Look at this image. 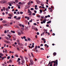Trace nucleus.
<instances>
[{
  "label": "nucleus",
  "mask_w": 66,
  "mask_h": 66,
  "mask_svg": "<svg viewBox=\"0 0 66 66\" xmlns=\"http://www.w3.org/2000/svg\"><path fill=\"white\" fill-rule=\"evenodd\" d=\"M37 46L36 45L35 48H34V51H35V52H37L38 51V50H37Z\"/></svg>",
  "instance_id": "nucleus-1"
},
{
  "label": "nucleus",
  "mask_w": 66,
  "mask_h": 66,
  "mask_svg": "<svg viewBox=\"0 0 66 66\" xmlns=\"http://www.w3.org/2000/svg\"><path fill=\"white\" fill-rule=\"evenodd\" d=\"M17 32H18V33H20V32H21L22 34H23V32L20 29L18 30H17Z\"/></svg>",
  "instance_id": "nucleus-2"
},
{
  "label": "nucleus",
  "mask_w": 66,
  "mask_h": 66,
  "mask_svg": "<svg viewBox=\"0 0 66 66\" xmlns=\"http://www.w3.org/2000/svg\"><path fill=\"white\" fill-rule=\"evenodd\" d=\"M30 63H29V65H32L33 64V61L32 60H31L30 61Z\"/></svg>",
  "instance_id": "nucleus-3"
},
{
  "label": "nucleus",
  "mask_w": 66,
  "mask_h": 66,
  "mask_svg": "<svg viewBox=\"0 0 66 66\" xmlns=\"http://www.w3.org/2000/svg\"><path fill=\"white\" fill-rule=\"evenodd\" d=\"M36 2L37 4H40V1L38 0H36Z\"/></svg>",
  "instance_id": "nucleus-4"
},
{
  "label": "nucleus",
  "mask_w": 66,
  "mask_h": 66,
  "mask_svg": "<svg viewBox=\"0 0 66 66\" xmlns=\"http://www.w3.org/2000/svg\"><path fill=\"white\" fill-rule=\"evenodd\" d=\"M41 39L42 40L44 41V43H46V39H45V38H42Z\"/></svg>",
  "instance_id": "nucleus-5"
},
{
  "label": "nucleus",
  "mask_w": 66,
  "mask_h": 66,
  "mask_svg": "<svg viewBox=\"0 0 66 66\" xmlns=\"http://www.w3.org/2000/svg\"><path fill=\"white\" fill-rule=\"evenodd\" d=\"M28 13H32V12L30 11V10L29 9L28 10Z\"/></svg>",
  "instance_id": "nucleus-6"
},
{
  "label": "nucleus",
  "mask_w": 66,
  "mask_h": 66,
  "mask_svg": "<svg viewBox=\"0 0 66 66\" xmlns=\"http://www.w3.org/2000/svg\"><path fill=\"white\" fill-rule=\"evenodd\" d=\"M3 25L4 26H5L6 27V26H9V24H4Z\"/></svg>",
  "instance_id": "nucleus-7"
},
{
  "label": "nucleus",
  "mask_w": 66,
  "mask_h": 66,
  "mask_svg": "<svg viewBox=\"0 0 66 66\" xmlns=\"http://www.w3.org/2000/svg\"><path fill=\"white\" fill-rule=\"evenodd\" d=\"M1 3H5V1L3 0L1 1Z\"/></svg>",
  "instance_id": "nucleus-8"
},
{
  "label": "nucleus",
  "mask_w": 66,
  "mask_h": 66,
  "mask_svg": "<svg viewBox=\"0 0 66 66\" xmlns=\"http://www.w3.org/2000/svg\"><path fill=\"white\" fill-rule=\"evenodd\" d=\"M21 38L22 39H23V38L24 39H26V36H23V37H21Z\"/></svg>",
  "instance_id": "nucleus-9"
},
{
  "label": "nucleus",
  "mask_w": 66,
  "mask_h": 66,
  "mask_svg": "<svg viewBox=\"0 0 66 66\" xmlns=\"http://www.w3.org/2000/svg\"><path fill=\"white\" fill-rule=\"evenodd\" d=\"M18 45H19V46H23V44H22V43H18Z\"/></svg>",
  "instance_id": "nucleus-10"
},
{
  "label": "nucleus",
  "mask_w": 66,
  "mask_h": 66,
  "mask_svg": "<svg viewBox=\"0 0 66 66\" xmlns=\"http://www.w3.org/2000/svg\"><path fill=\"white\" fill-rule=\"evenodd\" d=\"M46 19H44V20L43 21V22L44 23H45L46 22Z\"/></svg>",
  "instance_id": "nucleus-11"
},
{
  "label": "nucleus",
  "mask_w": 66,
  "mask_h": 66,
  "mask_svg": "<svg viewBox=\"0 0 66 66\" xmlns=\"http://www.w3.org/2000/svg\"><path fill=\"white\" fill-rule=\"evenodd\" d=\"M2 23H6V22H6V21L5 20H3L2 21Z\"/></svg>",
  "instance_id": "nucleus-12"
},
{
  "label": "nucleus",
  "mask_w": 66,
  "mask_h": 66,
  "mask_svg": "<svg viewBox=\"0 0 66 66\" xmlns=\"http://www.w3.org/2000/svg\"><path fill=\"white\" fill-rule=\"evenodd\" d=\"M21 61L22 62V63H24V60H23V59H21Z\"/></svg>",
  "instance_id": "nucleus-13"
},
{
  "label": "nucleus",
  "mask_w": 66,
  "mask_h": 66,
  "mask_svg": "<svg viewBox=\"0 0 66 66\" xmlns=\"http://www.w3.org/2000/svg\"><path fill=\"white\" fill-rule=\"evenodd\" d=\"M34 30L35 31H38V29L36 28H34Z\"/></svg>",
  "instance_id": "nucleus-14"
},
{
  "label": "nucleus",
  "mask_w": 66,
  "mask_h": 66,
  "mask_svg": "<svg viewBox=\"0 0 66 66\" xmlns=\"http://www.w3.org/2000/svg\"><path fill=\"white\" fill-rule=\"evenodd\" d=\"M27 40H29V41H31V39H30V38H27Z\"/></svg>",
  "instance_id": "nucleus-15"
},
{
  "label": "nucleus",
  "mask_w": 66,
  "mask_h": 66,
  "mask_svg": "<svg viewBox=\"0 0 66 66\" xmlns=\"http://www.w3.org/2000/svg\"><path fill=\"white\" fill-rule=\"evenodd\" d=\"M51 21H48L47 22V24H48V23H51Z\"/></svg>",
  "instance_id": "nucleus-16"
},
{
  "label": "nucleus",
  "mask_w": 66,
  "mask_h": 66,
  "mask_svg": "<svg viewBox=\"0 0 66 66\" xmlns=\"http://www.w3.org/2000/svg\"><path fill=\"white\" fill-rule=\"evenodd\" d=\"M28 8H29V7H28V5L26 6L25 7V9H28Z\"/></svg>",
  "instance_id": "nucleus-17"
},
{
  "label": "nucleus",
  "mask_w": 66,
  "mask_h": 66,
  "mask_svg": "<svg viewBox=\"0 0 66 66\" xmlns=\"http://www.w3.org/2000/svg\"><path fill=\"white\" fill-rule=\"evenodd\" d=\"M53 55L54 56H55V55H56V53L55 52H54L53 53Z\"/></svg>",
  "instance_id": "nucleus-18"
},
{
  "label": "nucleus",
  "mask_w": 66,
  "mask_h": 66,
  "mask_svg": "<svg viewBox=\"0 0 66 66\" xmlns=\"http://www.w3.org/2000/svg\"><path fill=\"white\" fill-rule=\"evenodd\" d=\"M0 55H1V56H4V55L2 53H0Z\"/></svg>",
  "instance_id": "nucleus-19"
},
{
  "label": "nucleus",
  "mask_w": 66,
  "mask_h": 66,
  "mask_svg": "<svg viewBox=\"0 0 66 66\" xmlns=\"http://www.w3.org/2000/svg\"><path fill=\"white\" fill-rule=\"evenodd\" d=\"M11 33H15V31L13 30H11Z\"/></svg>",
  "instance_id": "nucleus-20"
},
{
  "label": "nucleus",
  "mask_w": 66,
  "mask_h": 66,
  "mask_svg": "<svg viewBox=\"0 0 66 66\" xmlns=\"http://www.w3.org/2000/svg\"><path fill=\"white\" fill-rule=\"evenodd\" d=\"M31 56H32L33 57H34V55H33V53H31Z\"/></svg>",
  "instance_id": "nucleus-21"
},
{
  "label": "nucleus",
  "mask_w": 66,
  "mask_h": 66,
  "mask_svg": "<svg viewBox=\"0 0 66 66\" xmlns=\"http://www.w3.org/2000/svg\"><path fill=\"white\" fill-rule=\"evenodd\" d=\"M18 14H20V13L19 12V11H18L17 12L16 14L17 15H18Z\"/></svg>",
  "instance_id": "nucleus-22"
},
{
  "label": "nucleus",
  "mask_w": 66,
  "mask_h": 66,
  "mask_svg": "<svg viewBox=\"0 0 66 66\" xmlns=\"http://www.w3.org/2000/svg\"><path fill=\"white\" fill-rule=\"evenodd\" d=\"M9 63H12V61L11 60H9Z\"/></svg>",
  "instance_id": "nucleus-23"
},
{
  "label": "nucleus",
  "mask_w": 66,
  "mask_h": 66,
  "mask_svg": "<svg viewBox=\"0 0 66 66\" xmlns=\"http://www.w3.org/2000/svg\"><path fill=\"white\" fill-rule=\"evenodd\" d=\"M57 60H56V65H57Z\"/></svg>",
  "instance_id": "nucleus-24"
},
{
  "label": "nucleus",
  "mask_w": 66,
  "mask_h": 66,
  "mask_svg": "<svg viewBox=\"0 0 66 66\" xmlns=\"http://www.w3.org/2000/svg\"><path fill=\"white\" fill-rule=\"evenodd\" d=\"M6 39H7V40H11V38L8 37Z\"/></svg>",
  "instance_id": "nucleus-25"
},
{
  "label": "nucleus",
  "mask_w": 66,
  "mask_h": 66,
  "mask_svg": "<svg viewBox=\"0 0 66 66\" xmlns=\"http://www.w3.org/2000/svg\"><path fill=\"white\" fill-rule=\"evenodd\" d=\"M39 11H40V13H42L43 12V11H42V10H40Z\"/></svg>",
  "instance_id": "nucleus-26"
},
{
  "label": "nucleus",
  "mask_w": 66,
  "mask_h": 66,
  "mask_svg": "<svg viewBox=\"0 0 66 66\" xmlns=\"http://www.w3.org/2000/svg\"><path fill=\"white\" fill-rule=\"evenodd\" d=\"M21 33H20V32H18V34L19 35H21Z\"/></svg>",
  "instance_id": "nucleus-27"
},
{
  "label": "nucleus",
  "mask_w": 66,
  "mask_h": 66,
  "mask_svg": "<svg viewBox=\"0 0 66 66\" xmlns=\"http://www.w3.org/2000/svg\"><path fill=\"white\" fill-rule=\"evenodd\" d=\"M41 18H41V19H43V18H44V16H41Z\"/></svg>",
  "instance_id": "nucleus-28"
},
{
  "label": "nucleus",
  "mask_w": 66,
  "mask_h": 66,
  "mask_svg": "<svg viewBox=\"0 0 66 66\" xmlns=\"http://www.w3.org/2000/svg\"><path fill=\"white\" fill-rule=\"evenodd\" d=\"M40 5L41 6H44V4L41 3L40 4Z\"/></svg>",
  "instance_id": "nucleus-29"
},
{
  "label": "nucleus",
  "mask_w": 66,
  "mask_h": 66,
  "mask_svg": "<svg viewBox=\"0 0 66 66\" xmlns=\"http://www.w3.org/2000/svg\"><path fill=\"white\" fill-rule=\"evenodd\" d=\"M3 9L4 11H5V9H6L5 7H3Z\"/></svg>",
  "instance_id": "nucleus-30"
},
{
  "label": "nucleus",
  "mask_w": 66,
  "mask_h": 66,
  "mask_svg": "<svg viewBox=\"0 0 66 66\" xmlns=\"http://www.w3.org/2000/svg\"><path fill=\"white\" fill-rule=\"evenodd\" d=\"M10 56H9L8 57H7V59L8 60H9V59H10Z\"/></svg>",
  "instance_id": "nucleus-31"
},
{
  "label": "nucleus",
  "mask_w": 66,
  "mask_h": 66,
  "mask_svg": "<svg viewBox=\"0 0 66 66\" xmlns=\"http://www.w3.org/2000/svg\"><path fill=\"white\" fill-rule=\"evenodd\" d=\"M17 49L18 51H19V50H20V49H19V48H18V47H17Z\"/></svg>",
  "instance_id": "nucleus-32"
},
{
  "label": "nucleus",
  "mask_w": 66,
  "mask_h": 66,
  "mask_svg": "<svg viewBox=\"0 0 66 66\" xmlns=\"http://www.w3.org/2000/svg\"><path fill=\"white\" fill-rule=\"evenodd\" d=\"M10 16V17H12V15H11V14H10L9 13L8 14Z\"/></svg>",
  "instance_id": "nucleus-33"
},
{
  "label": "nucleus",
  "mask_w": 66,
  "mask_h": 66,
  "mask_svg": "<svg viewBox=\"0 0 66 66\" xmlns=\"http://www.w3.org/2000/svg\"><path fill=\"white\" fill-rule=\"evenodd\" d=\"M23 13L21 11L20 12V14H23Z\"/></svg>",
  "instance_id": "nucleus-34"
},
{
  "label": "nucleus",
  "mask_w": 66,
  "mask_h": 66,
  "mask_svg": "<svg viewBox=\"0 0 66 66\" xmlns=\"http://www.w3.org/2000/svg\"><path fill=\"white\" fill-rule=\"evenodd\" d=\"M15 2H16V3H18V0H15Z\"/></svg>",
  "instance_id": "nucleus-35"
},
{
  "label": "nucleus",
  "mask_w": 66,
  "mask_h": 66,
  "mask_svg": "<svg viewBox=\"0 0 66 66\" xmlns=\"http://www.w3.org/2000/svg\"><path fill=\"white\" fill-rule=\"evenodd\" d=\"M30 10L31 11H33V10H34V9L33 8H31Z\"/></svg>",
  "instance_id": "nucleus-36"
},
{
  "label": "nucleus",
  "mask_w": 66,
  "mask_h": 66,
  "mask_svg": "<svg viewBox=\"0 0 66 66\" xmlns=\"http://www.w3.org/2000/svg\"><path fill=\"white\" fill-rule=\"evenodd\" d=\"M6 43H7V44H9V43H10V42L9 41H7V42Z\"/></svg>",
  "instance_id": "nucleus-37"
},
{
  "label": "nucleus",
  "mask_w": 66,
  "mask_h": 66,
  "mask_svg": "<svg viewBox=\"0 0 66 66\" xmlns=\"http://www.w3.org/2000/svg\"><path fill=\"white\" fill-rule=\"evenodd\" d=\"M17 42H18V44H19V43H19V40H17Z\"/></svg>",
  "instance_id": "nucleus-38"
},
{
  "label": "nucleus",
  "mask_w": 66,
  "mask_h": 66,
  "mask_svg": "<svg viewBox=\"0 0 66 66\" xmlns=\"http://www.w3.org/2000/svg\"><path fill=\"white\" fill-rule=\"evenodd\" d=\"M15 56H16V57H18V55L16 54L15 55Z\"/></svg>",
  "instance_id": "nucleus-39"
},
{
  "label": "nucleus",
  "mask_w": 66,
  "mask_h": 66,
  "mask_svg": "<svg viewBox=\"0 0 66 66\" xmlns=\"http://www.w3.org/2000/svg\"><path fill=\"white\" fill-rule=\"evenodd\" d=\"M20 57L21 59L22 60V59H23V57L22 56H20Z\"/></svg>",
  "instance_id": "nucleus-40"
},
{
  "label": "nucleus",
  "mask_w": 66,
  "mask_h": 66,
  "mask_svg": "<svg viewBox=\"0 0 66 66\" xmlns=\"http://www.w3.org/2000/svg\"><path fill=\"white\" fill-rule=\"evenodd\" d=\"M19 4H22V3H21V2H19L18 3Z\"/></svg>",
  "instance_id": "nucleus-41"
},
{
  "label": "nucleus",
  "mask_w": 66,
  "mask_h": 66,
  "mask_svg": "<svg viewBox=\"0 0 66 66\" xmlns=\"http://www.w3.org/2000/svg\"><path fill=\"white\" fill-rule=\"evenodd\" d=\"M18 19L19 20H20V19H21V18H20V17H19L18 18Z\"/></svg>",
  "instance_id": "nucleus-42"
},
{
  "label": "nucleus",
  "mask_w": 66,
  "mask_h": 66,
  "mask_svg": "<svg viewBox=\"0 0 66 66\" xmlns=\"http://www.w3.org/2000/svg\"><path fill=\"white\" fill-rule=\"evenodd\" d=\"M17 25H15L14 26V27H15V28H17Z\"/></svg>",
  "instance_id": "nucleus-43"
},
{
  "label": "nucleus",
  "mask_w": 66,
  "mask_h": 66,
  "mask_svg": "<svg viewBox=\"0 0 66 66\" xmlns=\"http://www.w3.org/2000/svg\"><path fill=\"white\" fill-rule=\"evenodd\" d=\"M8 9H11V7L10 6H9L8 7Z\"/></svg>",
  "instance_id": "nucleus-44"
},
{
  "label": "nucleus",
  "mask_w": 66,
  "mask_h": 66,
  "mask_svg": "<svg viewBox=\"0 0 66 66\" xmlns=\"http://www.w3.org/2000/svg\"><path fill=\"white\" fill-rule=\"evenodd\" d=\"M8 18L9 19H12V18L11 17H8Z\"/></svg>",
  "instance_id": "nucleus-45"
},
{
  "label": "nucleus",
  "mask_w": 66,
  "mask_h": 66,
  "mask_svg": "<svg viewBox=\"0 0 66 66\" xmlns=\"http://www.w3.org/2000/svg\"><path fill=\"white\" fill-rule=\"evenodd\" d=\"M46 27H49V25L48 24H47L46 25Z\"/></svg>",
  "instance_id": "nucleus-46"
},
{
  "label": "nucleus",
  "mask_w": 66,
  "mask_h": 66,
  "mask_svg": "<svg viewBox=\"0 0 66 66\" xmlns=\"http://www.w3.org/2000/svg\"><path fill=\"white\" fill-rule=\"evenodd\" d=\"M9 10V9H8L7 8H6V11H8V10Z\"/></svg>",
  "instance_id": "nucleus-47"
},
{
  "label": "nucleus",
  "mask_w": 66,
  "mask_h": 66,
  "mask_svg": "<svg viewBox=\"0 0 66 66\" xmlns=\"http://www.w3.org/2000/svg\"><path fill=\"white\" fill-rule=\"evenodd\" d=\"M12 46H14L15 47H16V46H15V45L13 44L12 45Z\"/></svg>",
  "instance_id": "nucleus-48"
},
{
  "label": "nucleus",
  "mask_w": 66,
  "mask_h": 66,
  "mask_svg": "<svg viewBox=\"0 0 66 66\" xmlns=\"http://www.w3.org/2000/svg\"><path fill=\"white\" fill-rule=\"evenodd\" d=\"M34 27H33V26H32V29H33H33H34Z\"/></svg>",
  "instance_id": "nucleus-49"
},
{
  "label": "nucleus",
  "mask_w": 66,
  "mask_h": 66,
  "mask_svg": "<svg viewBox=\"0 0 66 66\" xmlns=\"http://www.w3.org/2000/svg\"><path fill=\"white\" fill-rule=\"evenodd\" d=\"M32 15H33L34 16L35 15V13H32Z\"/></svg>",
  "instance_id": "nucleus-50"
},
{
  "label": "nucleus",
  "mask_w": 66,
  "mask_h": 66,
  "mask_svg": "<svg viewBox=\"0 0 66 66\" xmlns=\"http://www.w3.org/2000/svg\"><path fill=\"white\" fill-rule=\"evenodd\" d=\"M4 33H7V31H4Z\"/></svg>",
  "instance_id": "nucleus-51"
},
{
  "label": "nucleus",
  "mask_w": 66,
  "mask_h": 66,
  "mask_svg": "<svg viewBox=\"0 0 66 66\" xmlns=\"http://www.w3.org/2000/svg\"><path fill=\"white\" fill-rule=\"evenodd\" d=\"M2 28V27L1 26H0V30Z\"/></svg>",
  "instance_id": "nucleus-52"
},
{
  "label": "nucleus",
  "mask_w": 66,
  "mask_h": 66,
  "mask_svg": "<svg viewBox=\"0 0 66 66\" xmlns=\"http://www.w3.org/2000/svg\"><path fill=\"white\" fill-rule=\"evenodd\" d=\"M34 24L35 25V26H36V25H37V24L36 23H34Z\"/></svg>",
  "instance_id": "nucleus-53"
},
{
  "label": "nucleus",
  "mask_w": 66,
  "mask_h": 66,
  "mask_svg": "<svg viewBox=\"0 0 66 66\" xmlns=\"http://www.w3.org/2000/svg\"><path fill=\"white\" fill-rule=\"evenodd\" d=\"M51 61H50L49 62V63H48V64H49V65H50V64L51 63Z\"/></svg>",
  "instance_id": "nucleus-54"
},
{
  "label": "nucleus",
  "mask_w": 66,
  "mask_h": 66,
  "mask_svg": "<svg viewBox=\"0 0 66 66\" xmlns=\"http://www.w3.org/2000/svg\"><path fill=\"white\" fill-rule=\"evenodd\" d=\"M18 61H20V58H18Z\"/></svg>",
  "instance_id": "nucleus-55"
},
{
  "label": "nucleus",
  "mask_w": 66,
  "mask_h": 66,
  "mask_svg": "<svg viewBox=\"0 0 66 66\" xmlns=\"http://www.w3.org/2000/svg\"><path fill=\"white\" fill-rule=\"evenodd\" d=\"M31 3H28V5H29Z\"/></svg>",
  "instance_id": "nucleus-56"
},
{
  "label": "nucleus",
  "mask_w": 66,
  "mask_h": 66,
  "mask_svg": "<svg viewBox=\"0 0 66 66\" xmlns=\"http://www.w3.org/2000/svg\"><path fill=\"white\" fill-rule=\"evenodd\" d=\"M34 13H37V11H34Z\"/></svg>",
  "instance_id": "nucleus-57"
},
{
  "label": "nucleus",
  "mask_w": 66,
  "mask_h": 66,
  "mask_svg": "<svg viewBox=\"0 0 66 66\" xmlns=\"http://www.w3.org/2000/svg\"><path fill=\"white\" fill-rule=\"evenodd\" d=\"M30 19V18L29 17H28L27 18V20H29Z\"/></svg>",
  "instance_id": "nucleus-58"
},
{
  "label": "nucleus",
  "mask_w": 66,
  "mask_h": 66,
  "mask_svg": "<svg viewBox=\"0 0 66 66\" xmlns=\"http://www.w3.org/2000/svg\"><path fill=\"white\" fill-rule=\"evenodd\" d=\"M35 7H36V8L37 7V5H35Z\"/></svg>",
  "instance_id": "nucleus-59"
},
{
  "label": "nucleus",
  "mask_w": 66,
  "mask_h": 66,
  "mask_svg": "<svg viewBox=\"0 0 66 66\" xmlns=\"http://www.w3.org/2000/svg\"><path fill=\"white\" fill-rule=\"evenodd\" d=\"M14 18H17V16H14Z\"/></svg>",
  "instance_id": "nucleus-60"
},
{
  "label": "nucleus",
  "mask_w": 66,
  "mask_h": 66,
  "mask_svg": "<svg viewBox=\"0 0 66 66\" xmlns=\"http://www.w3.org/2000/svg\"><path fill=\"white\" fill-rule=\"evenodd\" d=\"M18 64L19 65L20 64V61H19Z\"/></svg>",
  "instance_id": "nucleus-61"
},
{
  "label": "nucleus",
  "mask_w": 66,
  "mask_h": 66,
  "mask_svg": "<svg viewBox=\"0 0 66 66\" xmlns=\"http://www.w3.org/2000/svg\"><path fill=\"white\" fill-rule=\"evenodd\" d=\"M40 50H44V48H40Z\"/></svg>",
  "instance_id": "nucleus-62"
},
{
  "label": "nucleus",
  "mask_w": 66,
  "mask_h": 66,
  "mask_svg": "<svg viewBox=\"0 0 66 66\" xmlns=\"http://www.w3.org/2000/svg\"><path fill=\"white\" fill-rule=\"evenodd\" d=\"M9 6H12V4H9Z\"/></svg>",
  "instance_id": "nucleus-63"
},
{
  "label": "nucleus",
  "mask_w": 66,
  "mask_h": 66,
  "mask_svg": "<svg viewBox=\"0 0 66 66\" xmlns=\"http://www.w3.org/2000/svg\"><path fill=\"white\" fill-rule=\"evenodd\" d=\"M18 8L19 9H20V6H18Z\"/></svg>",
  "instance_id": "nucleus-64"
}]
</instances>
